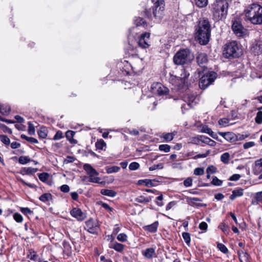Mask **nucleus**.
<instances>
[{"label": "nucleus", "mask_w": 262, "mask_h": 262, "mask_svg": "<svg viewBox=\"0 0 262 262\" xmlns=\"http://www.w3.org/2000/svg\"><path fill=\"white\" fill-rule=\"evenodd\" d=\"M219 134L229 142H232L234 140V134L231 132H219Z\"/></svg>", "instance_id": "20"}, {"label": "nucleus", "mask_w": 262, "mask_h": 262, "mask_svg": "<svg viewBox=\"0 0 262 262\" xmlns=\"http://www.w3.org/2000/svg\"><path fill=\"white\" fill-rule=\"evenodd\" d=\"M211 26L208 19L200 20L195 29V37L201 45H206L209 41Z\"/></svg>", "instance_id": "1"}, {"label": "nucleus", "mask_w": 262, "mask_h": 262, "mask_svg": "<svg viewBox=\"0 0 262 262\" xmlns=\"http://www.w3.org/2000/svg\"><path fill=\"white\" fill-rule=\"evenodd\" d=\"M216 78V73L211 72L203 76L199 81V86L202 89H206L211 84Z\"/></svg>", "instance_id": "8"}, {"label": "nucleus", "mask_w": 262, "mask_h": 262, "mask_svg": "<svg viewBox=\"0 0 262 262\" xmlns=\"http://www.w3.org/2000/svg\"><path fill=\"white\" fill-rule=\"evenodd\" d=\"M140 167V165L137 162H132L129 165V169L130 170H136Z\"/></svg>", "instance_id": "49"}, {"label": "nucleus", "mask_w": 262, "mask_h": 262, "mask_svg": "<svg viewBox=\"0 0 262 262\" xmlns=\"http://www.w3.org/2000/svg\"><path fill=\"white\" fill-rule=\"evenodd\" d=\"M150 35L149 33L145 32L139 37L138 45L140 48L146 49L150 46Z\"/></svg>", "instance_id": "11"}, {"label": "nucleus", "mask_w": 262, "mask_h": 262, "mask_svg": "<svg viewBox=\"0 0 262 262\" xmlns=\"http://www.w3.org/2000/svg\"><path fill=\"white\" fill-rule=\"evenodd\" d=\"M30 161V159L26 156H20L18 159L19 163L21 164H27Z\"/></svg>", "instance_id": "44"}, {"label": "nucleus", "mask_w": 262, "mask_h": 262, "mask_svg": "<svg viewBox=\"0 0 262 262\" xmlns=\"http://www.w3.org/2000/svg\"><path fill=\"white\" fill-rule=\"evenodd\" d=\"M71 215L76 218L78 221L84 220L86 216V214L83 212L81 210L78 208H73L70 211Z\"/></svg>", "instance_id": "16"}, {"label": "nucleus", "mask_w": 262, "mask_h": 262, "mask_svg": "<svg viewBox=\"0 0 262 262\" xmlns=\"http://www.w3.org/2000/svg\"><path fill=\"white\" fill-rule=\"evenodd\" d=\"M163 199V197L162 194H161L156 198V203L157 204V205L158 206H160V207L163 206L164 204H163V203L162 202Z\"/></svg>", "instance_id": "55"}, {"label": "nucleus", "mask_w": 262, "mask_h": 262, "mask_svg": "<svg viewBox=\"0 0 262 262\" xmlns=\"http://www.w3.org/2000/svg\"><path fill=\"white\" fill-rule=\"evenodd\" d=\"M120 170V167L117 166L111 167L107 166L105 167V170L107 173H112L118 172Z\"/></svg>", "instance_id": "26"}, {"label": "nucleus", "mask_w": 262, "mask_h": 262, "mask_svg": "<svg viewBox=\"0 0 262 262\" xmlns=\"http://www.w3.org/2000/svg\"><path fill=\"white\" fill-rule=\"evenodd\" d=\"M165 3L163 0H158L154 6L145 12L146 16L156 23H160L164 17Z\"/></svg>", "instance_id": "3"}, {"label": "nucleus", "mask_w": 262, "mask_h": 262, "mask_svg": "<svg viewBox=\"0 0 262 262\" xmlns=\"http://www.w3.org/2000/svg\"><path fill=\"white\" fill-rule=\"evenodd\" d=\"M20 137L22 139H25V140H27V141H28L30 143H32L36 144V143H38V140L36 139L33 138V137H28L24 134L21 135Z\"/></svg>", "instance_id": "33"}, {"label": "nucleus", "mask_w": 262, "mask_h": 262, "mask_svg": "<svg viewBox=\"0 0 262 262\" xmlns=\"http://www.w3.org/2000/svg\"><path fill=\"white\" fill-rule=\"evenodd\" d=\"M204 173V170L203 168H196L194 170V174L196 176H202Z\"/></svg>", "instance_id": "54"}, {"label": "nucleus", "mask_w": 262, "mask_h": 262, "mask_svg": "<svg viewBox=\"0 0 262 262\" xmlns=\"http://www.w3.org/2000/svg\"><path fill=\"white\" fill-rule=\"evenodd\" d=\"M0 140L5 145H9L10 144V140L8 137L5 135H0Z\"/></svg>", "instance_id": "34"}, {"label": "nucleus", "mask_w": 262, "mask_h": 262, "mask_svg": "<svg viewBox=\"0 0 262 262\" xmlns=\"http://www.w3.org/2000/svg\"><path fill=\"white\" fill-rule=\"evenodd\" d=\"M195 4L198 7L203 8L207 5L208 0H195Z\"/></svg>", "instance_id": "37"}, {"label": "nucleus", "mask_w": 262, "mask_h": 262, "mask_svg": "<svg viewBox=\"0 0 262 262\" xmlns=\"http://www.w3.org/2000/svg\"><path fill=\"white\" fill-rule=\"evenodd\" d=\"M170 148V146L167 144H161L159 146V149L160 151H164L165 152H169Z\"/></svg>", "instance_id": "41"}, {"label": "nucleus", "mask_w": 262, "mask_h": 262, "mask_svg": "<svg viewBox=\"0 0 262 262\" xmlns=\"http://www.w3.org/2000/svg\"><path fill=\"white\" fill-rule=\"evenodd\" d=\"M184 101L190 107H193L199 101V98L194 94L187 93L183 97Z\"/></svg>", "instance_id": "12"}, {"label": "nucleus", "mask_w": 262, "mask_h": 262, "mask_svg": "<svg viewBox=\"0 0 262 262\" xmlns=\"http://www.w3.org/2000/svg\"><path fill=\"white\" fill-rule=\"evenodd\" d=\"M251 50L255 55L262 53V36L254 41L252 45Z\"/></svg>", "instance_id": "13"}, {"label": "nucleus", "mask_w": 262, "mask_h": 262, "mask_svg": "<svg viewBox=\"0 0 262 262\" xmlns=\"http://www.w3.org/2000/svg\"><path fill=\"white\" fill-rule=\"evenodd\" d=\"M75 133L71 130H69L66 132V137L71 143H75L72 141L71 138H72L74 135Z\"/></svg>", "instance_id": "60"}, {"label": "nucleus", "mask_w": 262, "mask_h": 262, "mask_svg": "<svg viewBox=\"0 0 262 262\" xmlns=\"http://www.w3.org/2000/svg\"><path fill=\"white\" fill-rule=\"evenodd\" d=\"M83 169L89 175V181L95 183H99L100 179L97 176L99 173L89 164H85Z\"/></svg>", "instance_id": "9"}, {"label": "nucleus", "mask_w": 262, "mask_h": 262, "mask_svg": "<svg viewBox=\"0 0 262 262\" xmlns=\"http://www.w3.org/2000/svg\"><path fill=\"white\" fill-rule=\"evenodd\" d=\"M153 182L154 181L149 179L140 180L138 181V184L139 185H144L147 187H153L155 186Z\"/></svg>", "instance_id": "24"}, {"label": "nucleus", "mask_w": 262, "mask_h": 262, "mask_svg": "<svg viewBox=\"0 0 262 262\" xmlns=\"http://www.w3.org/2000/svg\"><path fill=\"white\" fill-rule=\"evenodd\" d=\"M182 237L185 241V243L188 246H189L190 243V235L188 232H183L182 233Z\"/></svg>", "instance_id": "40"}, {"label": "nucleus", "mask_w": 262, "mask_h": 262, "mask_svg": "<svg viewBox=\"0 0 262 262\" xmlns=\"http://www.w3.org/2000/svg\"><path fill=\"white\" fill-rule=\"evenodd\" d=\"M39 199L41 202L46 203L52 199V195L50 193H46L40 195Z\"/></svg>", "instance_id": "32"}, {"label": "nucleus", "mask_w": 262, "mask_h": 262, "mask_svg": "<svg viewBox=\"0 0 262 262\" xmlns=\"http://www.w3.org/2000/svg\"><path fill=\"white\" fill-rule=\"evenodd\" d=\"M232 193V194L230 196V199L233 201L237 197L242 196L244 194V189L241 188L234 189Z\"/></svg>", "instance_id": "19"}, {"label": "nucleus", "mask_w": 262, "mask_h": 262, "mask_svg": "<svg viewBox=\"0 0 262 262\" xmlns=\"http://www.w3.org/2000/svg\"><path fill=\"white\" fill-rule=\"evenodd\" d=\"M85 225V229L87 231L92 234H96L99 229L97 223L92 219H90L86 222Z\"/></svg>", "instance_id": "14"}, {"label": "nucleus", "mask_w": 262, "mask_h": 262, "mask_svg": "<svg viewBox=\"0 0 262 262\" xmlns=\"http://www.w3.org/2000/svg\"><path fill=\"white\" fill-rule=\"evenodd\" d=\"M219 124L223 126H226L229 123V120L227 118H223L219 120Z\"/></svg>", "instance_id": "53"}, {"label": "nucleus", "mask_w": 262, "mask_h": 262, "mask_svg": "<svg viewBox=\"0 0 262 262\" xmlns=\"http://www.w3.org/2000/svg\"><path fill=\"white\" fill-rule=\"evenodd\" d=\"M216 171V168L214 166H209L206 169V172L210 174L214 173Z\"/></svg>", "instance_id": "59"}, {"label": "nucleus", "mask_w": 262, "mask_h": 262, "mask_svg": "<svg viewBox=\"0 0 262 262\" xmlns=\"http://www.w3.org/2000/svg\"><path fill=\"white\" fill-rule=\"evenodd\" d=\"M135 24L137 26H143L145 27L146 24L143 18L138 17L135 20Z\"/></svg>", "instance_id": "42"}, {"label": "nucleus", "mask_w": 262, "mask_h": 262, "mask_svg": "<svg viewBox=\"0 0 262 262\" xmlns=\"http://www.w3.org/2000/svg\"><path fill=\"white\" fill-rule=\"evenodd\" d=\"M95 146L98 150H104V148L106 147V143L102 139H100L96 142Z\"/></svg>", "instance_id": "29"}, {"label": "nucleus", "mask_w": 262, "mask_h": 262, "mask_svg": "<svg viewBox=\"0 0 262 262\" xmlns=\"http://www.w3.org/2000/svg\"><path fill=\"white\" fill-rule=\"evenodd\" d=\"M151 92L154 94L163 96L166 95L168 93L169 90L161 83L155 82L151 85Z\"/></svg>", "instance_id": "10"}, {"label": "nucleus", "mask_w": 262, "mask_h": 262, "mask_svg": "<svg viewBox=\"0 0 262 262\" xmlns=\"http://www.w3.org/2000/svg\"><path fill=\"white\" fill-rule=\"evenodd\" d=\"M143 255L147 258H151L155 254V249L153 248H147L145 250L142 251Z\"/></svg>", "instance_id": "21"}, {"label": "nucleus", "mask_w": 262, "mask_h": 262, "mask_svg": "<svg viewBox=\"0 0 262 262\" xmlns=\"http://www.w3.org/2000/svg\"><path fill=\"white\" fill-rule=\"evenodd\" d=\"M219 249L223 253L226 254L228 252L227 248L223 244L219 243L217 246Z\"/></svg>", "instance_id": "47"}, {"label": "nucleus", "mask_w": 262, "mask_h": 262, "mask_svg": "<svg viewBox=\"0 0 262 262\" xmlns=\"http://www.w3.org/2000/svg\"><path fill=\"white\" fill-rule=\"evenodd\" d=\"M19 181L24 185H26V186H28V187H29L30 188H36L37 187V186L34 184H31V183H27L26 182V181H25L23 179H20L19 180Z\"/></svg>", "instance_id": "62"}, {"label": "nucleus", "mask_w": 262, "mask_h": 262, "mask_svg": "<svg viewBox=\"0 0 262 262\" xmlns=\"http://www.w3.org/2000/svg\"><path fill=\"white\" fill-rule=\"evenodd\" d=\"M28 132L29 134H30L31 135H34L35 132V129L33 124L31 122H29L28 123Z\"/></svg>", "instance_id": "45"}, {"label": "nucleus", "mask_w": 262, "mask_h": 262, "mask_svg": "<svg viewBox=\"0 0 262 262\" xmlns=\"http://www.w3.org/2000/svg\"><path fill=\"white\" fill-rule=\"evenodd\" d=\"M199 227L201 230L206 231L208 228V225L206 222H202L199 224Z\"/></svg>", "instance_id": "63"}, {"label": "nucleus", "mask_w": 262, "mask_h": 262, "mask_svg": "<svg viewBox=\"0 0 262 262\" xmlns=\"http://www.w3.org/2000/svg\"><path fill=\"white\" fill-rule=\"evenodd\" d=\"M255 122L257 124H261L262 123V112L259 111L256 114V116L255 118Z\"/></svg>", "instance_id": "51"}, {"label": "nucleus", "mask_w": 262, "mask_h": 262, "mask_svg": "<svg viewBox=\"0 0 262 262\" xmlns=\"http://www.w3.org/2000/svg\"><path fill=\"white\" fill-rule=\"evenodd\" d=\"M212 7L214 19L218 21L226 18L228 9V3L226 0H216Z\"/></svg>", "instance_id": "4"}, {"label": "nucleus", "mask_w": 262, "mask_h": 262, "mask_svg": "<svg viewBox=\"0 0 262 262\" xmlns=\"http://www.w3.org/2000/svg\"><path fill=\"white\" fill-rule=\"evenodd\" d=\"M254 200L252 201V204L257 205L259 202L262 201V191L257 192L254 196Z\"/></svg>", "instance_id": "28"}, {"label": "nucleus", "mask_w": 262, "mask_h": 262, "mask_svg": "<svg viewBox=\"0 0 262 262\" xmlns=\"http://www.w3.org/2000/svg\"><path fill=\"white\" fill-rule=\"evenodd\" d=\"M173 133H164L162 134V137L167 142L171 141L174 137Z\"/></svg>", "instance_id": "35"}, {"label": "nucleus", "mask_w": 262, "mask_h": 262, "mask_svg": "<svg viewBox=\"0 0 262 262\" xmlns=\"http://www.w3.org/2000/svg\"><path fill=\"white\" fill-rule=\"evenodd\" d=\"M27 256L28 258H29L30 260L36 261L37 260L38 255L36 254V252L32 250H30L29 253L28 254Z\"/></svg>", "instance_id": "36"}, {"label": "nucleus", "mask_w": 262, "mask_h": 262, "mask_svg": "<svg viewBox=\"0 0 262 262\" xmlns=\"http://www.w3.org/2000/svg\"><path fill=\"white\" fill-rule=\"evenodd\" d=\"M13 218L17 223H21L23 221V217L22 215L18 213H15L13 214Z\"/></svg>", "instance_id": "50"}, {"label": "nucleus", "mask_w": 262, "mask_h": 262, "mask_svg": "<svg viewBox=\"0 0 262 262\" xmlns=\"http://www.w3.org/2000/svg\"><path fill=\"white\" fill-rule=\"evenodd\" d=\"M198 64L202 68H204L208 62L207 54L204 53H200L196 57Z\"/></svg>", "instance_id": "17"}, {"label": "nucleus", "mask_w": 262, "mask_h": 262, "mask_svg": "<svg viewBox=\"0 0 262 262\" xmlns=\"http://www.w3.org/2000/svg\"><path fill=\"white\" fill-rule=\"evenodd\" d=\"M249 255L246 252L243 255H239L240 262H249Z\"/></svg>", "instance_id": "46"}, {"label": "nucleus", "mask_w": 262, "mask_h": 262, "mask_svg": "<svg viewBox=\"0 0 262 262\" xmlns=\"http://www.w3.org/2000/svg\"><path fill=\"white\" fill-rule=\"evenodd\" d=\"M60 190L63 192H68L70 191V187L68 185L64 184L60 186Z\"/></svg>", "instance_id": "64"}, {"label": "nucleus", "mask_w": 262, "mask_h": 262, "mask_svg": "<svg viewBox=\"0 0 262 262\" xmlns=\"http://www.w3.org/2000/svg\"><path fill=\"white\" fill-rule=\"evenodd\" d=\"M20 211L23 214H24L25 215L32 214L33 213V211L32 210H31L29 208H27V207L21 208Z\"/></svg>", "instance_id": "61"}, {"label": "nucleus", "mask_w": 262, "mask_h": 262, "mask_svg": "<svg viewBox=\"0 0 262 262\" xmlns=\"http://www.w3.org/2000/svg\"><path fill=\"white\" fill-rule=\"evenodd\" d=\"M211 184L214 186H221L223 184V181L220 179H219L216 177L213 176L212 177V180L211 181Z\"/></svg>", "instance_id": "38"}, {"label": "nucleus", "mask_w": 262, "mask_h": 262, "mask_svg": "<svg viewBox=\"0 0 262 262\" xmlns=\"http://www.w3.org/2000/svg\"><path fill=\"white\" fill-rule=\"evenodd\" d=\"M224 54L227 58H237L242 54V50L236 41H232L225 45Z\"/></svg>", "instance_id": "5"}, {"label": "nucleus", "mask_w": 262, "mask_h": 262, "mask_svg": "<svg viewBox=\"0 0 262 262\" xmlns=\"http://www.w3.org/2000/svg\"><path fill=\"white\" fill-rule=\"evenodd\" d=\"M202 135H199L196 137H192L191 139V143L194 144L199 145L202 141Z\"/></svg>", "instance_id": "39"}, {"label": "nucleus", "mask_w": 262, "mask_h": 262, "mask_svg": "<svg viewBox=\"0 0 262 262\" xmlns=\"http://www.w3.org/2000/svg\"><path fill=\"white\" fill-rule=\"evenodd\" d=\"M219 228L225 233H228V231H229V226L225 225V224L224 223H221L220 226H219Z\"/></svg>", "instance_id": "58"}, {"label": "nucleus", "mask_w": 262, "mask_h": 262, "mask_svg": "<svg viewBox=\"0 0 262 262\" xmlns=\"http://www.w3.org/2000/svg\"><path fill=\"white\" fill-rule=\"evenodd\" d=\"M38 170L37 168L32 167H24L22 169V172L26 174H32Z\"/></svg>", "instance_id": "27"}, {"label": "nucleus", "mask_w": 262, "mask_h": 262, "mask_svg": "<svg viewBox=\"0 0 262 262\" xmlns=\"http://www.w3.org/2000/svg\"><path fill=\"white\" fill-rule=\"evenodd\" d=\"M230 159V155L228 152H225L221 156V161L224 164H228Z\"/></svg>", "instance_id": "30"}, {"label": "nucleus", "mask_w": 262, "mask_h": 262, "mask_svg": "<svg viewBox=\"0 0 262 262\" xmlns=\"http://www.w3.org/2000/svg\"><path fill=\"white\" fill-rule=\"evenodd\" d=\"M101 193L103 195L110 197H114L117 194L115 191L107 189H101Z\"/></svg>", "instance_id": "25"}, {"label": "nucleus", "mask_w": 262, "mask_h": 262, "mask_svg": "<svg viewBox=\"0 0 262 262\" xmlns=\"http://www.w3.org/2000/svg\"><path fill=\"white\" fill-rule=\"evenodd\" d=\"M109 247L119 252H122L124 249V246L123 244L117 242L111 243Z\"/></svg>", "instance_id": "22"}, {"label": "nucleus", "mask_w": 262, "mask_h": 262, "mask_svg": "<svg viewBox=\"0 0 262 262\" xmlns=\"http://www.w3.org/2000/svg\"><path fill=\"white\" fill-rule=\"evenodd\" d=\"M189 76V72L186 69H182L180 76H171V82L173 85L177 86L178 89L183 88Z\"/></svg>", "instance_id": "7"}, {"label": "nucleus", "mask_w": 262, "mask_h": 262, "mask_svg": "<svg viewBox=\"0 0 262 262\" xmlns=\"http://www.w3.org/2000/svg\"><path fill=\"white\" fill-rule=\"evenodd\" d=\"M38 135L39 137L44 139L47 136V133L45 129H41L38 132Z\"/></svg>", "instance_id": "56"}, {"label": "nucleus", "mask_w": 262, "mask_h": 262, "mask_svg": "<svg viewBox=\"0 0 262 262\" xmlns=\"http://www.w3.org/2000/svg\"><path fill=\"white\" fill-rule=\"evenodd\" d=\"M246 17L252 24H262V6L257 3L248 6L244 10Z\"/></svg>", "instance_id": "2"}, {"label": "nucleus", "mask_w": 262, "mask_h": 262, "mask_svg": "<svg viewBox=\"0 0 262 262\" xmlns=\"http://www.w3.org/2000/svg\"><path fill=\"white\" fill-rule=\"evenodd\" d=\"M10 111V107L8 105H0V112L2 114L7 115Z\"/></svg>", "instance_id": "31"}, {"label": "nucleus", "mask_w": 262, "mask_h": 262, "mask_svg": "<svg viewBox=\"0 0 262 262\" xmlns=\"http://www.w3.org/2000/svg\"><path fill=\"white\" fill-rule=\"evenodd\" d=\"M63 137V136L62 132L61 130H58L54 136L53 140H58L61 139Z\"/></svg>", "instance_id": "57"}, {"label": "nucleus", "mask_w": 262, "mask_h": 262, "mask_svg": "<svg viewBox=\"0 0 262 262\" xmlns=\"http://www.w3.org/2000/svg\"><path fill=\"white\" fill-rule=\"evenodd\" d=\"M117 238L121 242H125L127 241V236L125 233H120L118 235Z\"/></svg>", "instance_id": "48"}, {"label": "nucleus", "mask_w": 262, "mask_h": 262, "mask_svg": "<svg viewBox=\"0 0 262 262\" xmlns=\"http://www.w3.org/2000/svg\"><path fill=\"white\" fill-rule=\"evenodd\" d=\"M152 197H145L143 195H140L136 198H135V201L138 203H147L150 202L151 200Z\"/></svg>", "instance_id": "23"}, {"label": "nucleus", "mask_w": 262, "mask_h": 262, "mask_svg": "<svg viewBox=\"0 0 262 262\" xmlns=\"http://www.w3.org/2000/svg\"><path fill=\"white\" fill-rule=\"evenodd\" d=\"M49 174L45 172L41 173L38 174L39 180L43 182H45L47 181L49 178Z\"/></svg>", "instance_id": "43"}, {"label": "nucleus", "mask_w": 262, "mask_h": 262, "mask_svg": "<svg viewBox=\"0 0 262 262\" xmlns=\"http://www.w3.org/2000/svg\"><path fill=\"white\" fill-rule=\"evenodd\" d=\"M184 185L186 187H190L192 185V179L190 177L187 178L183 182Z\"/></svg>", "instance_id": "52"}, {"label": "nucleus", "mask_w": 262, "mask_h": 262, "mask_svg": "<svg viewBox=\"0 0 262 262\" xmlns=\"http://www.w3.org/2000/svg\"><path fill=\"white\" fill-rule=\"evenodd\" d=\"M193 59L190 51L187 49L181 50L173 57V62L176 64L182 65L190 62Z\"/></svg>", "instance_id": "6"}, {"label": "nucleus", "mask_w": 262, "mask_h": 262, "mask_svg": "<svg viewBox=\"0 0 262 262\" xmlns=\"http://www.w3.org/2000/svg\"><path fill=\"white\" fill-rule=\"evenodd\" d=\"M232 29L237 36H243L245 34V30L239 22L234 21L232 24Z\"/></svg>", "instance_id": "15"}, {"label": "nucleus", "mask_w": 262, "mask_h": 262, "mask_svg": "<svg viewBox=\"0 0 262 262\" xmlns=\"http://www.w3.org/2000/svg\"><path fill=\"white\" fill-rule=\"evenodd\" d=\"M158 226L159 222L158 221H156L150 225L144 226L143 228L145 231H147L151 233H155L157 232Z\"/></svg>", "instance_id": "18"}]
</instances>
